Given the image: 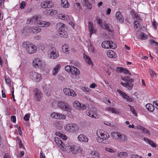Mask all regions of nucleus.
I'll return each instance as SVG.
<instances>
[{"instance_id": "obj_36", "label": "nucleus", "mask_w": 158, "mask_h": 158, "mask_svg": "<svg viewBox=\"0 0 158 158\" xmlns=\"http://www.w3.org/2000/svg\"><path fill=\"white\" fill-rule=\"evenodd\" d=\"M150 73L151 76L152 78L157 79L158 78L157 75L152 70H150Z\"/></svg>"}, {"instance_id": "obj_22", "label": "nucleus", "mask_w": 158, "mask_h": 158, "mask_svg": "<svg viewBox=\"0 0 158 158\" xmlns=\"http://www.w3.org/2000/svg\"><path fill=\"white\" fill-rule=\"evenodd\" d=\"M29 30L32 32L33 33H37L41 31V29L39 27H33L29 28Z\"/></svg>"}, {"instance_id": "obj_46", "label": "nucleus", "mask_w": 158, "mask_h": 158, "mask_svg": "<svg viewBox=\"0 0 158 158\" xmlns=\"http://www.w3.org/2000/svg\"><path fill=\"white\" fill-rule=\"evenodd\" d=\"M108 111H110L112 112V113H118V112L117 111H116L115 109H114L113 108L111 107H108L107 108H106V109Z\"/></svg>"}, {"instance_id": "obj_32", "label": "nucleus", "mask_w": 158, "mask_h": 158, "mask_svg": "<svg viewBox=\"0 0 158 158\" xmlns=\"http://www.w3.org/2000/svg\"><path fill=\"white\" fill-rule=\"evenodd\" d=\"M146 107L147 109L150 111H153L154 110V107L151 104L148 103L146 105Z\"/></svg>"}, {"instance_id": "obj_8", "label": "nucleus", "mask_w": 158, "mask_h": 158, "mask_svg": "<svg viewBox=\"0 0 158 158\" xmlns=\"http://www.w3.org/2000/svg\"><path fill=\"white\" fill-rule=\"evenodd\" d=\"M50 58L51 59H56L58 57L59 55L58 51L55 48H51L50 50Z\"/></svg>"}, {"instance_id": "obj_3", "label": "nucleus", "mask_w": 158, "mask_h": 158, "mask_svg": "<svg viewBox=\"0 0 158 158\" xmlns=\"http://www.w3.org/2000/svg\"><path fill=\"white\" fill-rule=\"evenodd\" d=\"M65 130L72 133H75L79 130L77 125L74 123H71L65 125L64 127Z\"/></svg>"}, {"instance_id": "obj_57", "label": "nucleus", "mask_w": 158, "mask_h": 158, "mask_svg": "<svg viewBox=\"0 0 158 158\" xmlns=\"http://www.w3.org/2000/svg\"><path fill=\"white\" fill-rule=\"evenodd\" d=\"M142 131L143 132L145 133L148 135H150V131L148 130L147 129L144 128V127L142 130Z\"/></svg>"}, {"instance_id": "obj_48", "label": "nucleus", "mask_w": 158, "mask_h": 158, "mask_svg": "<svg viewBox=\"0 0 158 158\" xmlns=\"http://www.w3.org/2000/svg\"><path fill=\"white\" fill-rule=\"evenodd\" d=\"M84 3L85 6L89 7L90 9L92 8L91 5L89 3L88 1L84 0Z\"/></svg>"}, {"instance_id": "obj_6", "label": "nucleus", "mask_w": 158, "mask_h": 158, "mask_svg": "<svg viewBox=\"0 0 158 158\" xmlns=\"http://www.w3.org/2000/svg\"><path fill=\"white\" fill-rule=\"evenodd\" d=\"M134 79H129L128 81L126 83L121 82L120 84L123 86L126 87L128 89L130 90L132 89L133 86V84L131 82H134Z\"/></svg>"}, {"instance_id": "obj_37", "label": "nucleus", "mask_w": 158, "mask_h": 158, "mask_svg": "<svg viewBox=\"0 0 158 158\" xmlns=\"http://www.w3.org/2000/svg\"><path fill=\"white\" fill-rule=\"evenodd\" d=\"M149 44H150L152 46H156L158 45V42H156L155 40L150 39L148 41Z\"/></svg>"}, {"instance_id": "obj_43", "label": "nucleus", "mask_w": 158, "mask_h": 158, "mask_svg": "<svg viewBox=\"0 0 158 158\" xmlns=\"http://www.w3.org/2000/svg\"><path fill=\"white\" fill-rule=\"evenodd\" d=\"M118 155L120 157L123 158L127 156V153L125 152H122L118 153Z\"/></svg>"}, {"instance_id": "obj_56", "label": "nucleus", "mask_w": 158, "mask_h": 158, "mask_svg": "<svg viewBox=\"0 0 158 158\" xmlns=\"http://www.w3.org/2000/svg\"><path fill=\"white\" fill-rule=\"evenodd\" d=\"M105 150H106V151L109 152H110L111 153H114L115 152V151L113 149L108 148H105Z\"/></svg>"}, {"instance_id": "obj_5", "label": "nucleus", "mask_w": 158, "mask_h": 158, "mask_svg": "<svg viewBox=\"0 0 158 158\" xmlns=\"http://www.w3.org/2000/svg\"><path fill=\"white\" fill-rule=\"evenodd\" d=\"M57 105L59 108L62 110L69 111H70L71 110V108L69 105L63 101L58 102Z\"/></svg>"}, {"instance_id": "obj_61", "label": "nucleus", "mask_w": 158, "mask_h": 158, "mask_svg": "<svg viewBox=\"0 0 158 158\" xmlns=\"http://www.w3.org/2000/svg\"><path fill=\"white\" fill-rule=\"evenodd\" d=\"M123 68L120 67H117L116 69V72L118 73H121L123 72Z\"/></svg>"}, {"instance_id": "obj_50", "label": "nucleus", "mask_w": 158, "mask_h": 158, "mask_svg": "<svg viewBox=\"0 0 158 158\" xmlns=\"http://www.w3.org/2000/svg\"><path fill=\"white\" fill-rule=\"evenodd\" d=\"M72 66L67 65L65 66V70L69 73L70 72L72 69Z\"/></svg>"}, {"instance_id": "obj_15", "label": "nucleus", "mask_w": 158, "mask_h": 158, "mask_svg": "<svg viewBox=\"0 0 158 158\" xmlns=\"http://www.w3.org/2000/svg\"><path fill=\"white\" fill-rule=\"evenodd\" d=\"M36 25H39V26L41 27H47L51 25V23L48 22L39 20L37 22Z\"/></svg>"}, {"instance_id": "obj_30", "label": "nucleus", "mask_w": 158, "mask_h": 158, "mask_svg": "<svg viewBox=\"0 0 158 158\" xmlns=\"http://www.w3.org/2000/svg\"><path fill=\"white\" fill-rule=\"evenodd\" d=\"M84 58L85 59L86 62L89 65H92L93 62L90 58L86 55H84Z\"/></svg>"}, {"instance_id": "obj_16", "label": "nucleus", "mask_w": 158, "mask_h": 158, "mask_svg": "<svg viewBox=\"0 0 158 158\" xmlns=\"http://www.w3.org/2000/svg\"><path fill=\"white\" fill-rule=\"evenodd\" d=\"M35 93V99L38 101H40L41 98L42 97V94L40 90L38 89H36L34 90Z\"/></svg>"}, {"instance_id": "obj_60", "label": "nucleus", "mask_w": 158, "mask_h": 158, "mask_svg": "<svg viewBox=\"0 0 158 158\" xmlns=\"http://www.w3.org/2000/svg\"><path fill=\"white\" fill-rule=\"evenodd\" d=\"M153 105L157 109H158V101H154L153 102Z\"/></svg>"}, {"instance_id": "obj_24", "label": "nucleus", "mask_w": 158, "mask_h": 158, "mask_svg": "<svg viewBox=\"0 0 158 158\" xmlns=\"http://www.w3.org/2000/svg\"><path fill=\"white\" fill-rule=\"evenodd\" d=\"M71 73L73 74L78 75L80 74V72L79 70L73 66L72 67V69L71 71Z\"/></svg>"}, {"instance_id": "obj_58", "label": "nucleus", "mask_w": 158, "mask_h": 158, "mask_svg": "<svg viewBox=\"0 0 158 158\" xmlns=\"http://www.w3.org/2000/svg\"><path fill=\"white\" fill-rule=\"evenodd\" d=\"M26 6L25 2H22L20 4V8L21 9H24Z\"/></svg>"}, {"instance_id": "obj_42", "label": "nucleus", "mask_w": 158, "mask_h": 158, "mask_svg": "<svg viewBox=\"0 0 158 158\" xmlns=\"http://www.w3.org/2000/svg\"><path fill=\"white\" fill-rule=\"evenodd\" d=\"M73 105L76 108L79 109V108L81 106V104L78 101H76L74 102Z\"/></svg>"}, {"instance_id": "obj_53", "label": "nucleus", "mask_w": 158, "mask_h": 158, "mask_svg": "<svg viewBox=\"0 0 158 158\" xmlns=\"http://www.w3.org/2000/svg\"><path fill=\"white\" fill-rule=\"evenodd\" d=\"M123 73H125V74H128L129 75H131V73L129 71L125 68H123Z\"/></svg>"}, {"instance_id": "obj_28", "label": "nucleus", "mask_w": 158, "mask_h": 158, "mask_svg": "<svg viewBox=\"0 0 158 158\" xmlns=\"http://www.w3.org/2000/svg\"><path fill=\"white\" fill-rule=\"evenodd\" d=\"M143 139L144 141L147 142L150 145L152 146L153 147L156 148V144L148 138L145 137L143 138Z\"/></svg>"}, {"instance_id": "obj_52", "label": "nucleus", "mask_w": 158, "mask_h": 158, "mask_svg": "<svg viewBox=\"0 0 158 158\" xmlns=\"http://www.w3.org/2000/svg\"><path fill=\"white\" fill-rule=\"evenodd\" d=\"M38 48L41 50H43L45 49V47L43 44H41L39 45Z\"/></svg>"}, {"instance_id": "obj_23", "label": "nucleus", "mask_w": 158, "mask_h": 158, "mask_svg": "<svg viewBox=\"0 0 158 158\" xmlns=\"http://www.w3.org/2000/svg\"><path fill=\"white\" fill-rule=\"evenodd\" d=\"M107 56L111 58H115L116 57L115 52L111 50H108L106 52Z\"/></svg>"}, {"instance_id": "obj_45", "label": "nucleus", "mask_w": 158, "mask_h": 158, "mask_svg": "<svg viewBox=\"0 0 158 158\" xmlns=\"http://www.w3.org/2000/svg\"><path fill=\"white\" fill-rule=\"evenodd\" d=\"M39 17V15L38 16L35 15L32 17V19H33V22L36 24H37V22L39 20L38 19L40 18Z\"/></svg>"}, {"instance_id": "obj_49", "label": "nucleus", "mask_w": 158, "mask_h": 158, "mask_svg": "<svg viewBox=\"0 0 158 158\" xmlns=\"http://www.w3.org/2000/svg\"><path fill=\"white\" fill-rule=\"evenodd\" d=\"M110 48L112 49H115L117 47V45L116 44L113 42L112 41H110Z\"/></svg>"}, {"instance_id": "obj_17", "label": "nucleus", "mask_w": 158, "mask_h": 158, "mask_svg": "<svg viewBox=\"0 0 158 158\" xmlns=\"http://www.w3.org/2000/svg\"><path fill=\"white\" fill-rule=\"evenodd\" d=\"M115 16L116 19L119 22L121 23H123V22L124 18L120 12H117L116 13Z\"/></svg>"}, {"instance_id": "obj_2", "label": "nucleus", "mask_w": 158, "mask_h": 158, "mask_svg": "<svg viewBox=\"0 0 158 158\" xmlns=\"http://www.w3.org/2000/svg\"><path fill=\"white\" fill-rule=\"evenodd\" d=\"M111 135L113 138L121 142H125L127 140V137L126 135L122 134L119 132H112Z\"/></svg>"}, {"instance_id": "obj_59", "label": "nucleus", "mask_w": 158, "mask_h": 158, "mask_svg": "<svg viewBox=\"0 0 158 158\" xmlns=\"http://www.w3.org/2000/svg\"><path fill=\"white\" fill-rule=\"evenodd\" d=\"M60 140H61L58 137H55L54 139V141L56 145H57L59 143V142H60Z\"/></svg>"}, {"instance_id": "obj_20", "label": "nucleus", "mask_w": 158, "mask_h": 158, "mask_svg": "<svg viewBox=\"0 0 158 158\" xmlns=\"http://www.w3.org/2000/svg\"><path fill=\"white\" fill-rule=\"evenodd\" d=\"M94 110H93V111L91 110H87L86 112V113L88 116L90 117L93 118H96V117L97 116L95 112L94 111L95 110V109L94 108Z\"/></svg>"}, {"instance_id": "obj_27", "label": "nucleus", "mask_w": 158, "mask_h": 158, "mask_svg": "<svg viewBox=\"0 0 158 158\" xmlns=\"http://www.w3.org/2000/svg\"><path fill=\"white\" fill-rule=\"evenodd\" d=\"M110 41H103L102 44V47L106 48H110Z\"/></svg>"}, {"instance_id": "obj_29", "label": "nucleus", "mask_w": 158, "mask_h": 158, "mask_svg": "<svg viewBox=\"0 0 158 158\" xmlns=\"http://www.w3.org/2000/svg\"><path fill=\"white\" fill-rule=\"evenodd\" d=\"M59 35L61 37L67 38L68 37V34L67 32H66L64 30L63 31H61L58 32Z\"/></svg>"}, {"instance_id": "obj_4", "label": "nucleus", "mask_w": 158, "mask_h": 158, "mask_svg": "<svg viewBox=\"0 0 158 158\" xmlns=\"http://www.w3.org/2000/svg\"><path fill=\"white\" fill-rule=\"evenodd\" d=\"M29 75L31 78L36 82H39L42 79V77L40 74L33 71L31 72Z\"/></svg>"}, {"instance_id": "obj_47", "label": "nucleus", "mask_w": 158, "mask_h": 158, "mask_svg": "<svg viewBox=\"0 0 158 158\" xmlns=\"http://www.w3.org/2000/svg\"><path fill=\"white\" fill-rule=\"evenodd\" d=\"M58 17L60 19L66 20H68L67 19L68 18V16H65L61 14L59 15Z\"/></svg>"}, {"instance_id": "obj_26", "label": "nucleus", "mask_w": 158, "mask_h": 158, "mask_svg": "<svg viewBox=\"0 0 158 158\" xmlns=\"http://www.w3.org/2000/svg\"><path fill=\"white\" fill-rule=\"evenodd\" d=\"M60 64H57L54 68L52 71V74L54 76H55L58 73L60 69Z\"/></svg>"}, {"instance_id": "obj_21", "label": "nucleus", "mask_w": 158, "mask_h": 158, "mask_svg": "<svg viewBox=\"0 0 158 158\" xmlns=\"http://www.w3.org/2000/svg\"><path fill=\"white\" fill-rule=\"evenodd\" d=\"M130 13L133 19H136L138 20H141L137 12H135L134 10H132L130 12Z\"/></svg>"}, {"instance_id": "obj_55", "label": "nucleus", "mask_w": 158, "mask_h": 158, "mask_svg": "<svg viewBox=\"0 0 158 158\" xmlns=\"http://www.w3.org/2000/svg\"><path fill=\"white\" fill-rule=\"evenodd\" d=\"M62 49L63 50V51H65V52H67L68 49V47L67 46H66V44H64L63 45L62 47Z\"/></svg>"}, {"instance_id": "obj_38", "label": "nucleus", "mask_w": 158, "mask_h": 158, "mask_svg": "<svg viewBox=\"0 0 158 158\" xmlns=\"http://www.w3.org/2000/svg\"><path fill=\"white\" fill-rule=\"evenodd\" d=\"M148 38V36L144 33L141 32L140 33L139 38L142 40H145L147 39Z\"/></svg>"}, {"instance_id": "obj_9", "label": "nucleus", "mask_w": 158, "mask_h": 158, "mask_svg": "<svg viewBox=\"0 0 158 158\" xmlns=\"http://www.w3.org/2000/svg\"><path fill=\"white\" fill-rule=\"evenodd\" d=\"M51 117L53 118L59 119H65L66 116L62 114L57 112H53L51 114Z\"/></svg>"}, {"instance_id": "obj_35", "label": "nucleus", "mask_w": 158, "mask_h": 158, "mask_svg": "<svg viewBox=\"0 0 158 158\" xmlns=\"http://www.w3.org/2000/svg\"><path fill=\"white\" fill-rule=\"evenodd\" d=\"M91 155L94 158H99L100 156L99 153L97 152L94 151L91 152Z\"/></svg>"}, {"instance_id": "obj_51", "label": "nucleus", "mask_w": 158, "mask_h": 158, "mask_svg": "<svg viewBox=\"0 0 158 158\" xmlns=\"http://www.w3.org/2000/svg\"><path fill=\"white\" fill-rule=\"evenodd\" d=\"M131 158H143L142 156H139L138 155L132 154L131 155Z\"/></svg>"}, {"instance_id": "obj_54", "label": "nucleus", "mask_w": 158, "mask_h": 158, "mask_svg": "<svg viewBox=\"0 0 158 158\" xmlns=\"http://www.w3.org/2000/svg\"><path fill=\"white\" fill-rule=\"evenodd\" d=\"M30 117V115L29 113L25 115L24 117V119L26 121H28L29 120Z\"/></svg>"}, {"instance_id": "obj_64", "label": "nucleus", "mask_w": 158, "mask_h": 158, "mask_svg": "<svg viewBox=\"0 0 158 158\" xmlns=\"http://www.w3.org/2000/svg\"><path fill=\"white\" fill-rule=\"evenodd\" d=\"M5 81L7 83L10 84H11V82L10 79L9 77H5Z\"/></svg>"}, {"instance_id": "obj_1", "label": "nucleus", "mask_w": 158, "mask_h": 158, "mask_svg": "<svg viewBox=\"0 0 158 158\" xmlns=\"http://www.w3.org/2000/svg\"><path fill=\"white\" fill-rule=\"evenodd\" d=\"M96 134L98 136L97 141L100 143H105L106 140L110 137L109 134L107 132L102 130H97Z\"/></svg>"}, {"instance_id": "obj_63", "label": "nucleus", "mask_w": 158, "mask_h": 158, "mask_svg": "<svg viewBox=\"0 0 158 158\" xmlns=\"http://www.w3.org/2000/svg\"><path fill=\"white\" fill-rule=\"evenodd\" d=\"M82 90L84 91H86L87 92H89V89L86 87H82Z\"/></svg>"}, {"instance_id": "obj_18", "label": "nucleus", "mask_w": 158, "mask_h": 158, "mask_svg": "<svg viewBox=\"0 0 158 158\" xmlns=\"http://www.w3.org/2000/svg\"><path fill=\"white\" fill-rule=\"evenodd\" d=\"M77 138L81 142H87L89 140L87 137L83 134H80L79 135Z\"/></svg>"}, {"instance_id": "obj_14", "label": "nucleus", "mask_w": 158, "mask_h": 158, "mask_svg": "<svg viewBox=\"0 0 158 158\" xmlns=\"http://www.w3.org/2000/svg\"><path fill=\"white\" fill-rule=\"evenodd\" d=\"M117 92L121 95L123 98L125 99L127 101H129L130 102H132V99L121 90L118 89L117 90Z\"/></svg>"}, {"instance_id": "obj_62", "label": "nucleus", "mask_w": 158, "mask_h": 158, "mask_svg": "<svg viewBox=\"0 0 158 158\" xmlns=\"http://www.w3.org/2000/svg\"><path fill=\"white\" fill-rule=\"evenodd\" d=\"M130 110L132 113L134 115L137 114L136 112L135 111L134 108L133 106L131 107V108H130Z\"/></svg>"}, {"instance_id": "obj_41", "label": "nucleus", "mask_w": 158, "mask_h": 158, "mask_svg": "<svg viewBox=\"0 0 158 158\" xmlns=\"http://www.w3.org/2000/svg\"><path fill=\"white\" fill-rule=\"evenodd\" d=\"M44 91L46 96H49L50 95L51 90L49 88L47 87L45 89H44Z\"/></svg>"}, {"instance_id": "obj_10", "label": "nucleus", "mask_w": 158, "mask_h": 158, "mask_svg": "<svg viewBox=\"0 0 158 158\" xmlns=\"http://www.w3.org/2000/svg\"><path fill=\"white\" fill-rule=\"evenodd\" d=\"M63 91L64 94L69 96L75 97L77 95L76 93L72 89L69 88H65L63 89Z\"/></svg>"}, {"instance_id": "obj_25", "label": "nucleus", "mask_w": 158, "mask_h": 158, "mask_svg": "<svg viewBox=\"0 0 158 158\" xmlns=\"http://www.w3.org/2000/svg\"><path fill=\"white\" fill-rule=\"evenodd\" d=\"M64 25L61 23H59L56 24V27L58 32L64 29Z\"/></svg>"}, {"instance_id": "obj_34", "label": "nucleus", "mask_w": 158, "mask_h": 158, "mask_svg": "<svg viewBox=\"0 0 158 158\" xmlns=\"http://www.w3.org/2000/svg\"><path fill=\"white\" fill-rule=\"evenodd\" d=\"M56 134L57 135H58L60 138L63 140H65L67 139V137L62 133L59 132H57L56 133Z\"/></svg>"}, {"instance_id": "obj_44", "label": "nucleus", "mask_w": 158, "mask_h": 158, "mask_svg": "<svg viewBox=\"0 0 158 158\" xmlns=\"http://www.w3.org/2000/svg\"><path fill=\"white\" fill-rule=\"evenodd\" d=\"M96 21L97 23L100 25L101 27H102V22L101 19L98 17H97L96 18Z\"/></svg>"}, {"instance_id": "obj_19", "label": "nucleus", "mask_w": 158, "mask_h": 158, "mask_svg": "<svg viewBox=\"0 0 158 158\" xmlns=\"http://www.w3.org/2000/svg\"><path fill=\"white\" fill-rule=\"evenodd\" d=\"M89 29L90 32V36L93 33H95L96 30L94 29V27L93 24L92 22H89L88 23Z\"/></svg>"}, {"instance_id": "obj_12", "label": "nucleus", "mask_w": 158, "mask_h": 158, "mask_svg": "<svg viewBox=\"0 0 158 158\" xmlns=\"http://www.w3.org/2000/svg\"><path fill=\"white\" fill-rule=\"evenodd\" d=\"M42 64V61L39 58H35L33 61V65L35 68H40Z\"/></svg>"}, {"instance_id": "obj_11", "label": "nucleus", "mask_w": 158, "mask_h": 158, "mask_svg": "<svg viewBox=\"0 0 158 158\" xmlns=\"http://www.w3.org/2000/svg\"><path fill=\"white\" fill-rule=\"evenodd\" d=\"M54 4L52 1L47 0L43 2L40 5L41 7L44 8H50L53 6Z\"/></svg>"}, {"instance_id": "obj_33", "label": "nucleus", "mask_w": 158, "mask_h": 158, "mask_svg": "<svg viewBox=\"0 0 158 158\" xmlns=\"http://www.w3.org/2000/svg\"><path fill=\"white\" fill-rule=\"evenodd\" d=\"M61 6L63 7L68 8L69 6V2L66 0H61Z\"/></svg>"}, {"instance_id": "obj_13", "label": "nucleus", "mask_w": 158, "mask_h": 158, "mask_svg": "<svg viewBox=\"0 0 158 158\" xmlns=\"http://www.w3.org/2000/svg\"><path fill=\"white\" fill-rule=\"evenodd\" d=\"M101 28L108 31L109 32H111L113 31V29L111 25L105 22L102 25Z\"/></svg>"}, {"instance_id": "obj_40", "label": "nucleus", "mask_w": 158, "mask_h": 158, "mask_svg": "<svg viewBox=\"0 0 158 158\" xmlns=\"http://www.w3.org/2000/svg\"><path fill=\"white\" fill-rule=\"evenodd\" d=\"M57 145L62 150H64L66 148H65L64 144L63 143L61 140L59 142V143Z\"/></svg>"}, {"instance_id": "obj_7", "label": "nucleus", "mask_w": 158, "mask_h": 158, "mask_svg": "<svg viewBox=\"0 0 158 158\" xmlns=\"http://www.w3.org/2000/svg\"><path fill=\"white\" fill-rule=\"evenodd\" d=\"M26 49L27 52L29 54H32L35 53L36 51V47L33 44H26Z\"/></svg>"}, {"instance_id": "obj_39", "label": "nucleus", "mask_w": 158, "mask_h": 158, "mask_svg": "<svg viewBox=\"0 0 158 158\" xmlns=\"http://www.w3.org/2000/svg\"><path fill=\"white\" fill-rule=\"evenodd\" d=\"M88 50L90 52H94V47L91 43H90L88 45Z\"/></svg>"}, {"instance_id": "obj_31", "label": "nucleus", "mask_w": 158, "mask_h": 158, "mask_svg": "<svg viewBox=\"0 0 158 158\" xmlns=\"http://www.w3.org/2000/svg\"><path fill=\"white\" fill-rule=\"evenodd\" d=\"M134 27L137 31H139L140 28V25L139 24V21H135L134 23Z\"/></svg>"}]
</instances>
